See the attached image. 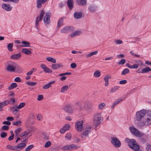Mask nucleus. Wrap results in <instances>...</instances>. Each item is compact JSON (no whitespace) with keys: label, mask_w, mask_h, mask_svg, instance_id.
<instances>
[{"label":"nucleus","mask_w":151,"mask_h":151,"mask_svg":"<svg viewBox=\"0 0 151 151\" xmlns=\"http://www.w3.org/2000/svg\"><path fill=\"white\" fill-rule=\"evenodd\" d=\"M139 125L141 127L149 126L151 124V111H148L147 115L138 123Z\"/></svg>","instance_id":"obj_1"},{"label":"nucleus","mask_w":151,"mask_h":151,"mask_svg":"<svg viewBox=\"0 0 151 151\" xmlns=\"http://www.w3.org/2000/svg\"><path fill=\"white\" fill-rule=\"evenodd\" d=\"M125 141L128 143L129 147L134 151H142L140 149L139 146L137 144L134 139H130L127 137L125 139Z\"/></svg>","instance_id":"obj_2"},{"label":"nucleus","mask_w":151,"mask_h":151,"mask_svg":"<svg viewBox=\"0 0 151 151\" xmlns=\"http://www.w3.org/2000/svg\"><path fill=\"white\" fill-rule=\"evenodd\" d=\"M16 64L14 62L10 61L6 63V69L7 70L10 72H15L16 69Z\"/></svg>","instance_id":"obj_3"},{"label":"nucleus","mask_w":151,"mask_h":151,"mask_svg":"<svg viewBox=\"0 0 151 151\" xmlns=\"http://www.w3.org/2000/svg\"><path fill=\"white\" fill-rule=\"evenodd\" d=\"M147 111L145 109H142L136 112V119L137 121L142 120L147 115Z\"/></svg>","instance_id":"obj_4"},{"label":"nucleus","mask_w":151,"mask_h":151,"mask_svg":"<svg viewBox=\"0 0 151 151\" xmlns=\"http://www.w3.org/2000/svg\"><path fill=\"white\" fill-rule=\"evenodd\" d=\"M103 119V117L100 113H98L95 115L93 118L94 123L95 125V128L99 125L101 122V121Z\"/></svg>","instance_id":"obj_5"},{"label":"nucleus","mask_w":151,"mask_h":151,"mask_svg":"<svg viewBox=\"0 0 151 151\" xmlns=\"http://www.w3.org/2000/svg\"><path fill=\"white\" fill-rule=\"evenodd\" d=\"M129 129L131 132L134 135L139 137H141L142 136L141 133L136 128L131 127H130Z\"/></svg>","instance_id":"obj_6"},{"label":"nucleus","mask_w":151,"mask_h":151,"mask_svg":"<svg viewBox=\"0 0 151 151\" xmlns=\"http://www.w3.org/2000/svg\"><path fill=\"white\" fill-rule=\"evenodd\" d=\"M45 14V12L43 10H41L39 16L37 17L36 19L35 27L37 28V26L39 24V22L42 21L43 17Z\"/></svg>","instance_id":"obj_7"},{"label":"nucleus","mask_w":151,"mask_h":151,"mask_svg":"<svg viewBox=\"0 0 151 151\" xmlns=\"http://www.w3.org/2000/svg\"><path fill=\"white\" fill-rule=\"evenodd\" d=\"M111 143L116 147H119L121 145V142L116 137H113L111 138Z\"/></svg>","instance_id":"obj_8"},{"label":"nucleus","mask_w":151,"mask_h":151,"mask_svg":"<svg viewBox=\"0 0 151 151\" xmlns=\"http://www.w3.org/2000/svg\"><path fill=\"white\" fill-rule=\"evenodd\" d=\"M74 30V27L72 26H65L61 29L60 32L62 33H66L70 32L73 31Z\"/></svg>","instance_id":"obj_9"},{"label":"nucleus","mask_w":151,"mask_h":151,"mask_svg":"<svg viewBox=\"0 0 151 151\" xmlns=\"http://www.w3.org/2000/svg\"><path fill=\"white\" fill-rule=\"evenodd\" d=\"M79 147L80 146H79L72 144L70 145H66L63 147L62 149L63 150H72L76 149Z\"/></svg>","instance_id":"obj_10"},{"label":"nucleus","mask_w":151,"mask_h":151,"mask_svg":"<svg viewBox=\"0 0 151 151\" xmlns=\"http://www.w3.org/2000/svg\"><path fill=\"white\" fill-rule=\"evenodd\" d=\"M51 16V13L48 12L45 13V15L44 16L43 19L44 23L48 24L50 23V18Z\"/></svg>","instance_id":"obj_11"},{"label":"nucleus","mask_w":151,"mask_h":151,"mask_svg":"<svg viewBox=\"0 0 151 151\" xmlns=\"http://www.w3.org/2000/svg\"><path fill=\"white\" fill-rule=\"evenodd\" d=\"M64 109L66 112L70 113L74 111L73 106L70 104L66 105L64 107Z\"/></svg>","instance_id":"obj_12"},{"label":"nucleus","mask_w":151,"mask_h":151,"mask_svg":"<svg viewBox=\"0 0 151 151\" xmlns=\"http://www.w3.org/2000/svg\"><path fill=\"white\" fill-rule=\"evenodd\" d=\"M74 111L79 110H82V105L81 102H76L74 105L73 106Z\"/></svg>","instance_id":"obj_13"},{"label":"nucleus","mask_w":151,"mask_h":151,"mask_svg":"<svg viewBox=\"0 0 151 151\" xmlns=\"http://www.w3.org/2000/svg\"><path fill=\"white\" fill-rule=\"evenodd\" d=\"M83 122L82 121L77 122L75 124V127L76 130L78 131H81L83 128Z\"/></svg>","instance_id":"obj_14"},{"label":"nucleus","mask_w":151,"mask_h":151,"mask_svg":"<svg viewBox=\"0 0 151 151\" xmlns=\"http://www.w3.org/2000/svg\"><path fill=\"white\" fill-rule=\"evenodd\" d=\"M92 104L90 102L86 101L85 102L83 106H82V110H87L91 108Z\"/></svg>","instance_id":"obj_15"},{"label":"nucleus","mask_w":151,"mask_h":151,"mask_svg":"<svg viewBox=\"0 0 151 151\" xmlns=\"http://www.w3.org/2000/svg\"><path fill=\"white\" fill-rule=\"evenodd\" d=\"M91 128V126H89L86 128V130L85 132L82 134L81 137L82 138L83 137V135L85 136H87L88 135L89 133L91 132L92 131Z\"/></svg>","instance_id":"obj_16"},{"label":"nucleus","mask_w":151,"mask_h":151,"mask_svg":"<svg viewBox=\"0 0 151 151\" xmlns=\"http://www.w3.org/2000/svg\"><path fill=\"white\" fill-rule=\"evenodd\" d=\"M2 8L6 11H9L12 10V7L9 4H2Z\"/></svg>","instance_id":"obj_17"},{"label":"nucleus","mask_w":151,"mask_h":151,"mask_svg":"<svg viewBox=\"0 0 151 151\" xmlns=\"http://www.w3.org/2000/svg\"><path fill=\"white\" fill-rule=\"evenodd\" d=\"M40 66L44 71L45 73H50L52 72L51 70L47 67L45 64H41Z\"/></svg>","instance_id":"obj_18"},{"label":"nucleus","mask_w":151,"mask_h":151,"mask_svg":"<svg viewBox=\"0 0 151 151\" xmlns=\"http://www.w3.org/2000/svg\"><path fill=\"white\" fill-rule=\"evenodd\" d=\"M21 57V55L19 52L18 54H14L10 56L11 59L13 60H17L20 59Z\"/></svg>","instance_id":"obj_19"},{"label":"nucleus","mask_w":151,"mask_h":151,"mask_svg":"<svg viewBox=\"0 0 151 151\" xmlns=\"http://www.w3.org/2000/svg\"><path fill=\"white\" fill-rule=\"evenodd\" d=\"M97 9V6L94 5H91L88 7V9L91 12H95Z\"/></svg>","instance_id":"obj_20"},{"label":"nucleus","mask_w":151,"mask_h":151,"mask_svg":"<svg viewBox=\"0 0 151 151\" xmlns=\"http://www.w3.org/2000/svg\"><path fill=\"white\" fill-rule=\"evenodd\" d=\"M26 146V144L24 143H22L17 145V148L18 151L21 150L24 148Z\"/></svg>","instance_id":"obj_21"},{"label":"nucleus","mask_w":151,"mask_h":151,"mask_svg":"<svg viewBox=\"0 0 151 151\" xmlns=\"http://www.w3.org/2000/svg\"><path fill=\"white\" fill-rule=\"evenodd\" d=\"M81 33L82 32L81 31H75L71 34L70 35L71 37H73L80 35Z\"/></svg>","instance_id":"obj_22"},{"label":"nucleus","mask_w":151,"mask_h":151,"mask_svg":"<svg viewBox=\"0 0 151 151\" xmlns=\"http://www.w3.org/2000/svg\"><path fill=\"white\" fill-rule=\"evenodd\" d=\"M82 16L81 12H76L74 14V17L76 19L81 18L82 17Z\"/></svg>","instance_id":"obj_23"},{"label":"nucleus","mask_w":151,"mask_h":151,"mask_svg":"<svg viewBox=\"0 0 151 151\" xmlns=\"http://www.w3.org/2000/svg\"><path fill=\"white\" fill-rule=\"evenodd\" d=\"M55 82V81H53L49 82L48 83L45 85L42 88L44 89H46L48 88L51 86L52 84Z\"/></svg>","instance_id":"obj_24"},{"label":"nucleus","mask_w":151,"mask_h":151,"mask_svg":"<svg viewBox=\"0 0 151 151\" xmlns=\"http://www.w3.org/2000/svg\"><path fill=\"white\" fill-rule=\"evenodd\" d=\"M76 2L78 5L82 6L86 5L87 3L86 0H77Z\"/></svg>","instance_id":"obj_25"},{"label":"nucleus","mask_w":151,"mask_h":151,"mask_svg":"<svg viewBox=\"0 0 151 151\" xmlns=\"http://www.w3.org/2000/svg\"><path fill=\"white\" fill-rule=\"evenodd\" d=\"M21 43L23 44V45H21V46L22 47H31V46L29 45L30 44V43L27 41H23Z\"/></svg>","instance_id":"obj_26"},{"label":"nucleus","mask_w":151,"mask_h":151,"mask_svg":"<svg viewBox=\"0 0 151 151\" xmlns=\"http://www.w3.org/2000/svg\"><path fill=\"white\" fill-rule=\"evenodd\" d=\"M42 0H37V6L38 8H40L42 7V4L45 3L44 1H42Z\"/></svg>","instance_id":"obj_27"},{"label":"nucleus","mask_w":151,"mask_h":151,"mask_svg":"<svg viewBox=\"0 0 151 151\" xmlns=\"http://www.w3.org/2000/svg\"><path fill=\"white\" fill-rule=\"evenodd\" d=\"M9 103V101H5L4 102L1 103V111L2 110L3 107L8 105Z\"/></svg>","instance_id":"obj_28"},{"label":"nucleus","mask_w":151,"mask_h":151,"mask_svg":"<svg viewBox=\"0 0 151 151\" xmlns=\"http://www.w3.org/2000/svg\"><path fill=\"white\" fill-rule=\"evenodd\" d=\"M68 6L70 10L73 7V1L72 0H68L67 2Z\"/></svg>","instance_id":"obj_29"},{"label":"nucleus","mask_w":151,"mask_h":151,"mask_svg":"<svg viewBox=\"0 0 151 151\" xmlns=\"http://www.w3.org/2000/svg\"><path fill=\"white\" fill-rule=\"evenodd\" d=\"M17 85L16 83H13L10 85L8 87V89L10 90H12L17 87Z\"/></svg>","instance_id":"obj_30"},{"label":"nucleus","mask_w":151,"mask_h":151,"mask_svg":"<svg viewBox=\"0 0 151 151\" xmlns=\"http://www.w3.org/2000/svg\"><path fill=\"white\" fill-rule=\"evenodd\" d=\"M63 66L60 64H53L52 66V68L54 70L58 69L60 67L62 68Z\"/></svg>","instance_id":"obj_31"},{"label":"nucleus","mask_w":151,"mask_h":151,"mask_svg":"<svg viewBox=\"0 0 151 151\" xmlns=\"http://www.w3.org/2000/svg\"><path fill=\"white\" fill-rule=\"evenodd\" d=\"M64 19V18H63V17H61L60 18L58 22V25L57 26V27L59 28L61 26L63 25V19Z\"/></svg>","instance_id":"obj_32"},{"label":"nucleus","mask_w":151,"mask_h":151,"mask_svg":"<svg viewBox=\"0 0 151 151\" xmlns=\"http://www.w3.org/2000/svg\"><path fill=\"white\" fill-rule=\"evenodd\" d=\"M111 78V77L109 76H106L104 78V80L105 81V86H107L109 84V79Z\"/></svg>","instance_id":"obj_33"},{"label":"nucleus","mask_w":151,"mask_h":151,"mask_svg":"<svg viewBox=\"0 0 151 151\" xmlns=\"http://www.w3.org/2000/svg\"><path fill=\"white\" fill-rule=\"evenodd\" d=\"M17 146H12L10 145H8L6 146V148L7 149H9L12 150H14L18 151L17 148Z\"/></svg>","instance_id":"obj_34"},{"label":"nucleus","mask_w":151,"mask_h":151,"mask_svg":"<svg viewBox=\"0 0 151 151\" xmlns=\"http://www.w3.org/2000/svg\"><path fill=\"white\" fill-rule=\"evenodd\" d=\"M150 71H151V69L148 67H147L145 68H142L141 73H146Z\"/></svg>","instance_id":"obj_35"},{"label":"nucleus","mask_w":151,"mask_h":151,"mask_svg":"<svg viewBox=\"0 0 151 151\" xmlns=\"http://www.w3.org/2000/svg\"><path fill=\"white\" fill-rule=\"evenodd\" d=\"M22 52L27 55H29L31 53V52L26 48H23L22 49Z\"/></svg>","instance_id":"obj_36"},{"label":"nucleus","mask_w":151,"mask_h":151,"mask_svg":"<svg viewBox=\"0 0 151 151\" xmlns=\"http://www.w3.org/2000/svg\"><path fill=\"white\" fill-rule=\"evenodd\" d=\"M98 52V51H95L93 52H91L88 54L86 55H85V56L87 58H89L93 55H96L97 54Z\"/></svg>","instance_id":"obj_37"},{"label":"nucleus","mask_w":151,"mask_h":151,"mask_svg":"<svg viewBox=\"0 0 151 151\" xmlns=\"http://www.w3.org/2000/svg\"><path fill=\"white\" fill-rule=\"evenodd\" d=\"M31 132V130H28V131H24L22 132L21 134L19 136L21 137H23L27 135L29 133Z\"/></svg>","instance_id":"obj_38"},{"label":"nucleus","mask_w":151,"mask_h":151,"mask_svg":"<svg viewBox=\"0 0 151 151\" xmlns=\"http://www.w3.org/2000/svg\"><path fill=\"white\" fill-rule=\"evenodd\" d=\"M122 100L121 99H118L116 100L115 102L113 104L111 108H113L115 106L116 104L119 103Z\"/></svg>","instance_id":"obj_39"},{"label":"nucleus","mask_w":151,"mask_h":151,"mask_svg":"<svg viewBox=\"0 0 151 151\" xmlns=\"http://www.w3.org/2000/svg\"><path fill=\"white\" fill-rule=\"evenodd\" d=\"M68 89V87L67 85L63 86L61 88V92L63 93L65 91H66Z\"/></svg>","instance_id":"obj_40"},{"label":"nucleus","mask_w":151,"mask_h":151,"mask_svg":"<svg viewBox=\"0 0 151 151\" xmlns=\"http://www.w3.org/2000/svg\"><path fill=\"white\" fill-rule=\"evenodd\" d=\"M46 59L47 61L51 62L53 63H56V60L55 59L51 57H49L47 58Z\"/></svg>","instance_id":"obj_41"},{"label":"nucleus","mask_w":151,"mask_h":151,"mask_svg":"<svg viewBox=\"0 0 151 151\" xmlns=\"http://www.w3.org/2000/svg\"><path fill=\"white\" fill-rule=\"evenodd\" d=\"M13 44L12 43H10L7 46L8 50L10 51H13Z\"/></svg>","instance_id":"obj_42"},{"label":"nucleus","mask_w":151,"mask_h":151,"mask_svg":"<svg viewBox=\"0 0 151 151\" xmlns=\"http://www.w3.org/2000/svg\"><path fill=\"white\" fill-rule=\"evenodd\" d=\"M119 88V86H115L112 88L110 91V93H113L116 91Z\"/></svg>","instance_id":"obj_43"},{"label":"nucleus","mask_w":151,"mask_h":151,"mask_svg":"<svg viewBox=\"0 0 151 151\" xmlns=\"http://www.w3.org/2000/svg\"><path fill=\"white\" fill-rule=\"evenodd\" d=\"M12 113L14 115H16L17 117H18L19 116V114L18 113V110L17 109H15L12 111Z\"/></svg>","instance_id":"obj_44"},{"label":"nucleus","mask_w":151,"mask_h":151,"mask_svg":"<svg viewBox=\"0 0 151 151\" xmlns=\"http://www.w3.org/2000/svg\"><path fill=\"white\" fill-rule=\"evenodd\" d=\"M26 83L28 86H35L37 84V83L36 82H30L29 81H27V82Z\"/></svg>","instance_id":"obj_45"},{"label":"nucleus","mask_w":151,"mask_h":151,"mask_svg":"<svg viewBox=\"0 0 151 151\" xmlns=\"http://www.w3.org/2000/svg\"><path fill=\"white\" fill-rule=\"evenodd\" d=\"M94 76L96 78H98L101 76L100 72L98 70L96 71L94 73Z\"/></svg>","instance_id":"obj_46"},{"label":"nucleus","mask_w":151,"mask_h":151,"mask_svg":"<svg viewBox=\"0 0 151 151\" xmlns=\"http://www.w3.org/2000/svg\"><path fill=\"white\" fill-rule=\"evenodd\" d=\"M34 145H31L28 146L25 149V151H30L34 147Z\"/></svg>","instance_id":"obj_47"},{"label":"nucleus","mask_w":151,"mask_h":151,"mask_svg":"<svg viewBox=\"0 0 151 151\" xmlns=\"http://www.w3.org/2000/svg\"><path fill=\"white\" fill-rule=\"evenodd\" d=\"M129 70L128 68H125L122 71L121 74L122 75H124L127 73L129 72Z\"/></svg>","instance_id":"obj_48"},{"label":"nucleus","mask_w":151,"mask_h":151,"mask_svg":"<svg viewBox=\"0 0 151 151\" xmlns=\"http://www.w3.org/2000/svg\"><path fill=\"white\" fill-rule=\"evenodd\" d=\"M21 130L22 128H18L17 129H16L14 132L16 135H19L20 134Z\"/></svg>","instance_id":"obj_49"},{"label":"nucleus","mask_w":151,"mask_h":151,"mask_svg":"<svg viewBox=\"0 0 151 151\" xmlns=\"http://www.w3.org/2000/svg\"><path fill=\"white\" fill-rule=\"evenodd\" d=\"M63 127L64 129V130L66 131L69 129V128L70 127V126L69 124H67L64 126Z\"/></svg>","instance_id":"obj_50"},{"label":"nucleus","mask_w":151,"mask_h":151,"mask_svg":"<svg viewBox=\"0 0 151 151\" xmlns=\"http://www.w3.org/2000/svg\"><path fill=\"white\" fill-rule=\"evenodd\" d=\"M25 105V104L24 103H21L17 106L16 107V108L18 109H21L24 107Z\"/></svg>","instance_id":"obj_51"},{"label":"nucleus","mask_w":151,"mask_h":151,"mask_svg":"<svg viewBox=\"0 0 151 151\" xmlns=\"http://www.w3.org/2000/svg\"><path fill=\"white\" fill-rule=\"evenodd\" d=\"M51 145V142L50 141H48L45 144L44 147L45 148L48 147L50 146Z\"/></svg>","instance_id":"obj_52"},{"label":"nucleus","mask_w":151,"mask_h":151,"mask_svg":"<svg viewBox=\"0 0 151 151\" xmlns=\"http://www.w3.org/2000/svg\"><path fill=\"white\" fill-rule=\"evenodd\" d=\"M135 62L137 63V64H138V66L139 65L141 66H143V62L140 60H136L135 61Z\"/></svg>","instance_id":"obj_53"},{"label":"nucleus","mask_w":151,"mask_h":151,"mask_svg":"<svg viewBox=\"0 0 151 151\" xmlns=\"http://www.w3.org/2000/svg\"><path fill=\"white\" fill-rule=\"evenodd\" d=\"M65 138H67L68 140H70L71 138V134L70 133H67L65 136Z\"/></svg>","instance_id":"obj_54"},{"label":"nucleus","mask_w":151,"mask_h":151,"mask_svg":"<svg viewBox=\"0 0 151 151\" xmlns=\"http://www.w3.org/2000/svg\"><path fill=\"white\" fill-rule=\"evenodd\" d=\"M7 136V133L4 132H3L1 133V137L2 138H4Z\"/></svg>","instance_id":"obj_55"},{"label":"nucleus","mask_w":151,"mask_h":151,"mask_svg":"<svg viewBox=\"0 0 151 151\" xmlns=\"http://www.w3.org/2000/svg\"><path fill=\"white\" fill-rule=\"evenodd\" d=\"M105 106V103H101L99 104V108L100 109H101L103 108Z\"/></svg>","instance_id":"obj_56"},{"label":"nucleus","mask_w":151,"mask_h":151,"mask_svg":"<svg viewBox=\"0 0 151 151\" xmlns=\"http://www.w3.org/2000/svg\"><path fill=\"white\" fill-rule=\"evenodd\" d=\"M126 60L124 59H122L118 63L119 65H123L125 63Z\"/></svg>","instance_id":"obj_57"},{"label":"nucleus","mask_w":151,"mask_h":151,"mask_svg":"<svg viewBox=\"0 0 151 151\" xmlns=\"http://www.w3.org/2000/svg\"><path fill=\"white\" fill-rule=\"evenodd\" d=\"M21 122L20 121H18L15 122H14L13 124L14 125L17 126H19L21 125Z\"/></svg>","instance_id":"obj_58"},{"label":"nucleus","mask_w":151,"mask_h":151,"mask_svg":"<svg viewBox=\"0 0 151 151\" xmlns=\"http://www.w3.org/2000/svg\"><path fill=\"white\" fill-rule=\"evenodd\" d=\"M130 69H137L138 67V65L137 64H134L130 66Z\"/></svg>","instance_id":"obj_59"},{"label":"nucleus","mask_w":151,"mask_h":151,"mask_svg":"<svg viewBox=\"0 0 151 151\" xmlns=\"http://www.w3.org/2000/svg\"><path fill=\"white\" fill-rule=\"evenodd\" d=\"M28 138L27 136H24L22 137L21 139V141L22 142H25Z\"/></svg>","instance_id":"obj_60"},{"label":"nucleus","mask_w":151,"mask_h":151,"mask_svg":"<svg viewBox=\"0 0 151 151\" xmlns=\"http://www.w3.org/2000/svg\"><path fill=\"white\" fill-rule=\"evenodd\" d=\"M9 129V127L6 125H4L1 128L2 130H7Z\"/></svg>","instance_id":"obj_61"},{"label":"nucleus","mask_w":151,"mask_h":151,"mask_svg":"<svg viewBox=\"0 0 151 151\" xmlns=\"http://www.w3.org/2000/svg\"><path fill=\"white\" fill-rule=\"evenodd\" d=\"M71 73L70 72H67L64 73H60L59 74V76H62L65 75H70L71 74Z\"/></svg>","instance_id":"obj_62"},{"label":"nucleus","mask_w":151,"mask_h":151,"mask_svg":"<svg viewBox=\"0 0 151 151\" xmlns=\"http://www.w3.org/2000/svg\"><path fill=\"white\" fill-rule=\"evenodd\" d=\"M43 99V96L42 95H39L38 96L37 100L38 101H41Z\"/></svg>","instance_id":"obj_63"},{"label":"nucleus","mask_w":151,"mask_h":151,"mask_svg":"<svg viewBox=\"0 0 151 151\" xmlns=\"http://www.w3.org/2000/svg\"><path fill=\"white\" fill-rule=\"evenodd\" d=\"M146 149L147 151H151V145H148Z\"/></svg>","instance_id":"obj_64"}]
</instances>
